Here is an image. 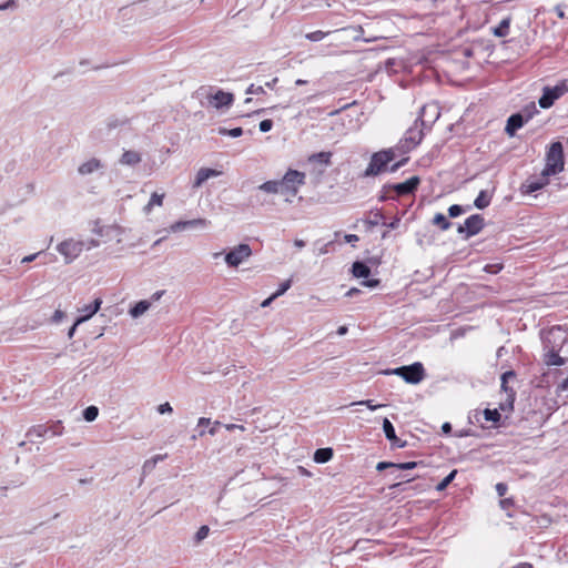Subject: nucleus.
I'll return each mask as SVG.
<instances>
[{"mask_svg": "<svg viewBox=\"0 0 568 568\" xmlns=\"http://www.w3.org/2000/svg\"><path fill=\"white\" fill-rule=\"evenodd\" d=\"M562 371L558 368L549 369L547 373L542 375L544 378H546L547 383H549V378H556L558 375H561Z\"/></svg>", "mask_w": 568, "mask_h": 568, "instance_id": "nucleus-52", "label": "nucleus"}, {"mask_svg": "<svg viewBox=\"0 0 568 568\" xmlns=\"http://www.w3.org/2000/svg\"><path fill=\"white\" fill-rule=\"evenodd\" d=\"M397 156H399V154L394 150V146L373 153L362 176L372 178L386 172L389 163H392Z\"/></svg>", "mask_w": 568, "mask_h": 568, "instance_id": "nucleus-3", "label": "nucleus"}, {"mask_svg": "<svg viewBox=\"0 0 568 568\" xmlns=\"http://www.w3.org/2000/svg\"><path fill=\"white\" fill-rule=\"evenodd\" d=\"M125 123H128V120H118V119H110L106 123V126L109 130H112V129H115L120 125H124Z\"/></svg>", "mask_w": 568, "mask_h": 568, "instance_id": "nucleus-51", "label": "nucleus"}, {"mask_svg": "<svg viewBox=\"0 0 568 568\" xmlns=\"http://www.w3.org/2000/svg\"><path fill=\"white\" fill-rule=\"evenodd\" d=\"M305 173L293 169L287 170L284 176L280 180V192L281 194L286 195V202L291 203V197L297 195L300 187L305 184Z\"/></svg>", "mask_w": 568, "mask_h": 568, "instance_id": "nucleus-4", "label": "nucleus"}, {"mask_svg": "<svg viewBox=\"0 0 568 568\" xmlns=\"http://www.w3.org/2000/svg\"><path fill=\"white\" fill-rule=\"evenodd\" d=\"M246 94H264L265 93V89L263 85H255V84H250L248 88L246 89L245 91Z\"/></svg>", "mask_w": 568, "mask_h": 568, "instance_id": "nucleus-47", "label": "nucleus"}, {"mask_svg": "<svg viewBox=\"0 0 568 568\" xmlns=\"http://www.w3.org/2000/svg\"><path fill=\"white\" fill-rule=\"evenodd\" d=\"M332 31L324 32L322 30H316L313 32H308L305 34V38L313 42L322 41L326 36L331 34Z\"/></svg>", "mask_w": 568, "mask_h": 568, "instance_id": "nucleus-37", "label": "nucleus"}, {"mask_svg": "<svg viewBox=\"0 0 568 568\" xmlns=\"http://www.w3.org/2000/svg\"><path fill=\"white\" fill-rule=\"evenodd\" d=\"M511 17L507 16L504 18L498 26L491 29V32L497 38H505L509 34L510 31Z\"/></svg>", "mask_w": 568, "mask_h": 568, "instance_id": "nucleus-23", "label": "nucleus"}, {"mask_svg": "<svg viewBox=\"0 0 568 568\" xmlns=\"http://www.w3.org/2000/svg\"><path fill=\"white\" fill-rule=\"evenodd\" d=\"M252 255L248 244H239L225 255V262L231 267H237L242 262Z\"/></svg>", "mask_w": 568, "mask_h": 568, "instance_id": "nucleus-11", "label": "nucleus"}, {"mask_svg": "<svg viewBox=\"0 0 568 568\" xmlns=\"http://www.w3.org/2000/svg\"><path fill=\"white\" fill-rule=\"evenodd\" d=\"M210 103L217 110L229 108L234 101V95L223 90H217L214 94L209 97Z\"/></svg>", "mask_w": 568, "mask_h": 568, "instance_id": "nucleus-16", "label": "nucleus"}, {"mask_svg": "<svg viewBox=\"0 0 568 568\" xmlns=\"http://www.w3.org/2000/svg\"><path fill=\"white\" fill-rule=\"evenodd\" d=\"M272 128H273V121L270 120V119L263 120L258 124V129L263 133H266V132L271 131Z\"/></svg>", "mask_w": 568, "mask_h": 568, "instance_id": "nucleus-49", "label": "nucleus"}, {"mask_svg": "<svg viewBox=\"0 0 568 568\" xmlns=\"http://www.w3.org/2000/svg\"><path fill=\"white\" fill-rule=\"evenodd\" d=\"M172 410H173L172 406L168 402L164 403V404L159 405V407H158V412L160 414L172 413Z\"/></svg>", "mask_w": 568, "mask_h": 568, "instance_id": "nucleus-58", "label": "nucleus"}, {"mask_svg": "<svg viewBox=\"0 0 568 568\" xmlns=\"http://www.w3.org/2000/svg\"><path fill=\"white\" fill-rule=\"evenodd\" d=\"M417 465V462L396 463V468L400 470H410L416 468Z\"/></svg>", "mask_w": 568, "mask_h": 568, "instance_id": "nucleus-48", "label": "nucleus"}, {"mask_svg": "<svg viewBox=\"0 0 568 568\" xmlns=\"http://www.w3.org/2000/svg\"><path fill=\"white\" fill-rule=\"evenodd\" d=\"M381 284V280L378 278H371L368 280L367 278H364V281L362 282V285L366 286V287H377L378 285Z\"/></svg>", "mask_w": 568, "mask_h": 568, "instance_id": "nucleus-54", "label": "nucleus"}, {"mask_svg": "<svg viewBox=\"0 0 568 568\" xmlns=\"http://www.w3.org/2000/svg\"><path fill=\"white\" fill-rule=\"evenodd\" d=\"M99 415V408L97 406H88L87 408H84L83 413H82V416L83 418L87 420V422H93L97 419Z\"/></svg>", "mask_w": 568, "mask_h": 568, "instance_id": "nucleus-35", "label": "nucleus"}, {"mask_svg": "<svg viewBox=\"0 0 568 568\" xmlns=\"http://www.w3.org/2000/svg\"><path fill=\"white\" fill-rule=\"evenodd\" d=\"M554 11L556 12V14H557V17L559 19H564L565 18V11H564V6L562 4H557L554 8Z\"/></svg>", "mask_w": 568, "mask_h": 568, "instance_id": "nucleus-64", "label": "nucleus"}, {"mask_svg": "<svg viewBox=\"0 0 568 568\" xmlns=\"http://www.w3.org/2000/svg\"><path fill=\"white\" fill-rule=\"evenodd\" d=\"M409 481H412L410 478H408L406 480H402V481L395 483V484H392L388 488L394 494L403 493V491H405L407 489V484Z\"/></svg>", "mask_w": 568, "mask_h": 568, "instance_id": "nucleus-41", "label": "nucleus"}, {"mask_svg": "<svg viewBox=\"0 0 568 568\" xmlns=\"http://www.w3.org/2000/svg\"><path fill=\"white\" fill-rule=\"evenodd\" d=\"M466 212V209L459 204H453L448 207V216L452 219L458 217Z\"/></svg>", "mask_w": 568, "mask_h": 568, "instance_id": "nucleus-42", "label": "nucleus"}, {"mask_svg": "<svg viewBox=\"0 0 568 568\" xmlns=\"http://www.w3.org/2000/svg\"><path fill=\"white\" fill-rule=\"evenodd\" d=\"M485 226V219L481 214H473L465 220L463 225H459L457 232L464 235V239H469L477 235Z\"/></svg>", "mask_w": 568, "mask_h": 568, "instance_id": "nucleus-10", "label": "nucleus"}, {"mask_svg": "<svg viewBox=\"0 0 568 568\" xmlns=\"http://www.w3.org/2000/svg\"><path fill=\"white\" fill-rule=\"evenodd\" d=\"M352 273L355 277L367 278L371 275V267L362 261H356L352 265Z\"/></svg>", "mask_w": 568, "mask_h": 568, "instance_id": "nucleus-26", "label": "nucleus"}, {"mask_svg": "<svg viewBox=\"0 0 568 568\" xmlns=\"http://www.w3.org/2000/svg\"><path fill=\"white\" fill-rule=\"evenodd\" d=\"M499 505L500 508L506 511L507 517H514V515L511 514V509L515 506L513 498H504L499 501Z\"/></svg>", "mask_w": 568, "mask_h": 568, "instance_id": "nucleus-38", "label": "nucleus"}, {"mask_svg": "<svg viewBox=\"0 0 568 568\" xmlns=\"http://www.w3.org/2000/svg\"><path fill=\"white\" fill-rule=\"evenodd\" d=\"M222 424L216 420L212 424V426L209 428L207 433L211 435V436H215L217 434V430H219V427L221 426Z\"/></svg>", "mask_w": 568, "mask_h": 568, "instance_id": "nucleus-61", "label": "nucleus"}, {"mask_svg": "<svg viewBox=\"0 0 568 568\" xmlns=\"http://www.w3.org/2000/svg\"><path fill=\"white\" fill-rule=\"evenodd\" d=\"M353 404L355 405V403H353ZM356 405H364L371 410H376L384 406L383 404H374L372 399H364V400L356 402Z\"/></svg>", "mask_w": 568, "mask_h": 568, "instance_id": "nucleus-46", "label": "nucleus"}, {"mask_svg": "<svg viewBox=\"0 0 568 568\" xmlns=\"http://www.w3.org/2000/svg\"><path fill=\"white\" fill-rule=\"evenodd\" d=\"M256 190L260 192L268 193V194L281 193L280 192V190H281L280 180L266 181V182L262 183L261 185H258Z\"/></svg>", "mask_w": 568, "mask_h": 568, "instance_id": "nucleus-29", "label": "nucleus"}, {"mask_svg": "<svg viewBox=\"0 0 568 568\" xmlns=\"http://www.w3.org/2000/svg\"><path fill=\"white\" fill-rule=\"evenodd\" d=\"M399 223H400V219L399 217H395L392 222L387 223V222H383V225H385L387 229H390V230H395L399 226Z\"/></svg>", "mask_w": 568, "mask_h": 568, "instance_id": "nucleus-59", "label": "nucleus"}, {"mask_svg": "<svg viewBox=\"0 0 568 568\" xmlns=\"http://www.w3.org/2000/svg\"><path fill=\"white\" fill-rule=\"evenodd\" d=\"M334 452L331 447L318 448L315 450L313 459L317 464H325L333 458Z\"/></svg>", "mask_w": 568, "mask_h": 568, "instance_id": "nucleus-27", "label": "nucleus"}, {"mask_svg": "<svg viewBox=\"0 0 568 568\" xmlns=\"http://www.w3.org/2000/svg\"><path fill=\"white\" fill-rule=\"evenodd\" d=\"M332 155L333 153L332 152H326V151H322V152H318V153H313L308 156V162L310 163H318V164H322L324 166H329L332 164Z\"/></svg>", "mask_w": 568, "mask_h": 568, "instance_id": "nucleus-25", "label": "nucleus"}, {"mask_svg": "<svg viewBox=\"0 0 568 568\" xmlns=\"http://www.w3.org/2000/svg\"><path fill=\"white\" fill-rule=\"evenodd\" d=\"M538 113L535 102H530L523 108L521 111L511 114L507 119L505 132L509 136H515L516 132L521 129L532 116Z\"/></svg>", "mask_w": 568, "mask_h": 568, "instance_id": "nucleus-6", "label": "nucleus"}, {"mask_svg": "<svg viewBox=\"0 0 568 568\" xmlns=\"http://www.w3.org/2000/svg\"><path fill=\"white\" fill-rule=\"evenodd\" d=\"M92 233L100 237L111 240L113 236H119L123 233V230L119 225H101L100 221H94Z\"/></svg>", "mask_w": 568, "mask_h": 568, "instance_id": "nucleus-14", "label": "nucleus"}, {"mask_svg": "<svg viewBox=\"0 0 568 568\" xmlns=\"http://www.w3.org/2000/svg\"><path fill=\"white\" fill-rule=\"evenodd\" d=\"M84 241H75L73 239L64 240L57 246V251L64 256L65 263L73 262L84 250Z\"/></svg>", "mask_w": 568, "mask_h": 568, "instance_id": "nucleus-9", "label": "nucleus"}, {"mask_svg": "<svg viewBox=\"0 0 568 568\" xmlns=\"http://www.w3.org/2000/svg\"><path fill=\"white\" fill-rule=\"evenodd\" d=\"M163 199L164 194H159L156 192L152 193L151 199L144 210L150 211L154 205L161 206L163 203Z\"/></svg>", "mask_w": 568, "mask_h": 568, "instance_id": "nucleus-39", "label": "nucleus"}, {"mask_svg": "<svg viewBox=\"0 0 568 568\" xmlns=\"http://www.w3.org/2000/svg\"><path fill=\"white\" fill-rule=\"evenodd\" d=\"M17 7L16 0H8L0 4V10L13 9Z\"/></svg>", "mask_w": 568, "mask_h": 568, "instance_id": "nucleus-60", "label": "nucleus"}, {"mask_svg": "<svg viewBox=\"0 0 568 568\" xmlns=\"http://www.w3.org/2000/svg\"><path fill=\"white\" fill-rule=\"evenodd\" d=\"M549 176L550 175H545V171H542L538 176L528 178L525 182L521 183L519 187L520 193L526 195L544 189L549 184Z\"/></svg>", "mask_w": 568, "mask_h": 568, "instance_id": "nucleus-13", "label": "nucleus"}, {"mask_svg": "<svg viewBox=\"0 0 568 568\" xmlns=\"http://www.w3.org/2000/svg\"><path fill=\"white\" fill-rule=\"evenodd\" d=\"M457 475V469H453L446 477L442 479L440 483L436 486L437 491H444L455 479Z\"/></svg>", "mask_w": 568, "mask_h": 568, "instance_id": "nucleus-34", "label": "nucleus"}, {"mask_svg": "<svg viewBox=\"0 0 568 568\" xmlns=\"http://www.w3.org/2000/svg\"><path fill=\"white\" fill-rule=\"evenodd\" d=\"M515 377H516V373L514 371H507V372L503 373L501 378H500L501 379V388L507 394V404L509 405L510 408H513L515 397H516V392L513 388L508 387V383H509V379L515 378Z\"/></svg>", "mask_w": 568, "mask_h": 568, "instance_id": "nucleus-19", "label": "nucleus"}, {"mask_svg": "<svg viewBox=\"0 0 568 568\" xmlns=\"http://www.w3.org/2000/svg\"><path fill=\"white\" fill-rule=\"evenodd\" d=\"M292 286V280H286L280 284L278 288L273 293L276 297L282 296Z\"/></svg>", "mask_w": 568, "mask_h": 568, "instance_id": "nucleus-45", "label": "nucleus"}, {"mask_svg": "<svg viewBox=\"0 0 568 568\" xmlns=\"http://www.w3.org/2000/svg\"><path fill=\"white\" fill-rule=\"evenodd\" d=\"M217 133L220 135H227V136H231V138H239L243 134V129L237 126V128H233V129H225V128H219L217 129Z\"/></svg>", "mask_w": 568, "mask_h": 568, "instance_id": "nucleus-36", "label": "nucleus"}, {"mask_svg": "<svg viewBox=\"0 0 568 568\" xmlns=\"http://www.w3.org/2000/svg\"><path fill=\"white\" fill-rule=\"evenodd\" d=\"M211 425V419L206 417H201L197 420V428H205V426Z\"/></svg>", "mask_w": 568, "mask_h": 568, "instance_id": "nucleus-63", "label": "nucleus"}, {"mask_svg": "<svg viewBox=\"0 0 568 568\" xmlns=\"http://www.w3.org/2000/svg\"><path fill=\"white\" fill-rule=\"evenodd\" d=\"M65 314L63 311L61 310H55V312L53 313L52 317H51V321L52 323H60L63 318H64Z\"/></svg>", "mask_w": 568, "mask_h": 568, "instance_id": "nucleus-55", "label": "nucleus"}, {"mask_svg": "<svg viewBox=\"0 0 568 568\" xmlns=\"http://www.w3.org/2000/svg\"><path fill=\"white\" fill-rule=\"evenodd\" d=\"M424 126L425 122L423 118L418 116L413 125L406 130L398 143L394 145V150H396L399 155H405L414 150L424 138Z\"/></svg>", "mask_w": 568, "mask_h": 568, "instance_id": "nucleus-2", "label": "nucleus"}, {"mask_svg": "<svg viewBox=\"0 0 568 568\" xmlns=\"http://www.w3.org/2000/svg\"><path fill=\"white\" fill-rule=\"evenodd\" d=\"M48 427L50 428L49 433L52 436H60L63 434L64 427H63L61 420H57V422L52 423L51 425H48Z\"/></svg>", "mask_w": 568, "mask_h": 568, "instance_id": "nucleus-43", "label": "nucleus"}, {"mask_svg": "<svg viewBox=\"0 0 568 568\" xmlns=\"http://www.w3.org/2000/svg\"><path fill=\"white\" fill-rule=\"evenodd\" d=\"M565 156L561 142H552L546 153L545 175H556L564 171Z\"/></svg>", "mask_w": 568, "mask_h": 568, "instance_id": "nucleus-5", "label": "nucleus"}, {"mask_svg": "<svg viewBox=\"0 0 568 568\" xmlns=\"http://www.w3.org/2000/svg\"><path fill=\"white\" fill-rule=\"evenodd\" d=\"M50 428L47 424H39L34 425L29 428V430L26 434V437L30 439V442H33L34 438H41L49 434Z\"/></svg>", "mask_w": 568, "mask_h": 568, "instance_id": "nucleus-24", "label": "nucleus"}, {"mask_svg": "<svg viewBox=\"0 0 568 568\" xmlns=\"http://www.w3.org/2000/svg\"><path fill=\"white\" fill-rule=\"evenodd\" d=\"M221 174H222V172L217 171L215 169L201 168L196 173V176H195V180L193 183V187H200L210 178H215Z\"/></svg>", "mask_w": 568, "mask_h": 568, "instance_id": "nucleus-20", "label": "nucleus"}, {"mask_svg": "<svg viewBox=\"0 0 568 568\" xmlns=\"http://www.w3.org/2000/svg\"><path fill=\"white\" fill-rule=\"evenodd\" d=\"M209 532H210L209 526H206V525L201 526L194 536L195 542H201L202 540H204L207 537Z\"/></svg>", "mask_w": 568, "mask_h": 568, "instance_id": "nucleus-44", "label": "nucleus"}, {"mask_svg": "<svg viewBox=\"0 0 568 568\" xmlns=\"http://www.w3.org/2000/svg\"><path fill=\"white\" fill-rule=\"evenodd\" d=\"M151 306V302L150 301H146V300H142V301H139L138 303H135L130 310H129V314L133 317V318H138L140 317L141 315H143Z\"/></svg>", "mask_w": 568, "mask_h": 568, "instance_id": "nucleus-28", "label": "nucleus"}, {"mask_svg": "<svg viewBox=\"0 0 568 568\" xmlns=\"http://www.w3.org/2000/svg\"><path fill=\"white\" fill-rule=\"evenodd\" d=\"M209 221L205 219H194L187 221H178L170 226V231L173 233L182 232L193 227H206Z\"/></svg>", "mask_w": 568, "mask_h": 568, "instance_id": "nucleus-18", "label": "nucleus"}, {"mask_svg": "<svg viewBox=\"0 0 568 568\" xmlns=\"http://www.w3.org/2000/svg\"><path fill=\"white\" fill-rule=\"evenodd\" d=\"M433 223L440 227V230L446 231L452 226L450 221L443 214L436 213Z\"/></svg>", "mask_w": 568, "mask_h": 568, "instance_id": "nucleus-33", "label": "nucleus"}, {"mask_svg": "<svg viewBox=\"0 0 568 568\" xmlns=\"http://www.w3.org/2000/svg\"><path fill=\"white\" fill-rule=\"evenodd\" d=\"M562 329L557 326L552 327L544 337V355L542 361L547 366H562L567 363V358L561 357L559 352L566 342V336H560Z\"/></svg>", "mask_w": 568, "mask_h": 568, "instance_id": "nucleus-1", "label": "nucleus"}, {"mask_svg": "<svg viewBox=\"0 0 568 568\" xmlns=\"http://www.w3.org/2000/svg\"><path fill=\"white\" fill-rule=\"evenodd\" d=\"M103 168V164L102 162L97 159V158H92L90 159L89 161L82 163L79 168H78V173L80 175H89V174H92L93 172L100 170Z\"/></svg>", "mask_w": 568, "mask_h": 568, "instance_id": "nucleus-21", "label": "nucleus"}, {"mask_svg": "<svg viewBox=\"0 0 568 568\" xmlns=\"http://www.w3.org/2000/svg\"><path fill=\"white\" fill-rule=\"evenodd\" d=\"M490 201H491V196L488 194V192L485 190H481L479 192V194L477 195V197L475 199L474 205L479 210H484L490 204Z\"/></svg>", "mask_w": 568, "mask_h": 568, "instance_id": "nucleus-30", "label": "nucleus"}, {"mask_svg": "<svg viewBox=\"0 0 568 568\" xmlns=\"http://www.w3.org/2000/svg\"><path fill=\"white\" fill-rule=\"evenodd\" d=\"M142 161V156L139 152L128 150L124 151L119 160L120 164L128 166H135Z\"/></svg>", "mask_w": 568, "mask_h": 568, "instance_id": "nucleus-22", "label": "nucleus"}, {"mask_svg": "<svg viewBox=\"0 0 568 568\" xmlns=\"http://www.w3.org/2000/svg\"><path fill=\"white\" fill-rule=\"evenodd\" d=\"M41 254V252H38V253H34V254H30V255H27L24 256L22 260H21V263L26 264V263H31L33 262L39 255Z\"/></svg>", "mask_w": 568, "mask_h": 568, "instance_id": "nucleus-62", "label": "nucleus"}, {"mask_svg": "<svg viewBox=\"0 0 568 568\" xmlns=\"http://www.w3.org/2000/svg\"><path fill=\"white\" fill-rule=\"evenodd\" d=\"M507 489H508V486L505 483H498L496 485V491H497L498 496H500V497L506 495Z\"/></svg>", "mask_w": 568, "mask_h": 568, "instance_id": "nucleus-57", "label": "nucleus"}, {"mask_svg": "<svg viewBox=\"0 0 568 568\" xmlns=\"http://www.w3.org/2000/svg\"><path fill=\"white\" fill-rule=\"evenodd\" d=\"M503 268L499 264H488L485 266V271L488 273L497 274Z\"/></svg>", "mask_w": 568, "mask_h": 568, "instance_id": "nucleus-56", "label": "nucleus"}, {"mask_svg": "<svg viewBox=\"0 0 568 568\" xmlns=\"http://www.w3.org/2000/svg\"><path fill=\"white\" fill-rule=\"evenodd\" d=\"M384 221H385V216L382 213V211L376 210V211H371L369 217L365 221V223L369 227H373V226H376V225H378L381 223L383 224Z\"/></svg>", "mask_w": 568, "mask_h": 568, "instance_id": "nucleus-31", "label": "nucleus"}, {"mask_svg": "<svg viewBox=\"0 0 568 568\" xmlns=\"http://www.w3.org/2000/svg\"><path fill=\"white\" fill-rule=\"evenodd\" d=\"M481 414L484 416L485 422H491L494 424H497L501 418V415L497 408H494V409L486 408V409L481 410Z\"/></svg>", "mask_w": 568, "mask_h": 568, "instance_id": "nucleus-32", "label": "nucleus"}, {"mask_svg": "<svg viewBox=\"0 0 568 568\" xmlns=\"http://www.w3.org/2000/svg\"><path fill=\"white\" fill-rule=\"evenodd\" d=\"M155 466H156L155 459L150 458V459L145 460L143 464V467H142L143 473L144 474L151 473L155 468Z\"/></svg>", "mask_w": 568, "mask_h": 568, "instance_id": "nucleus-50", "label": "nucleus"}, {"mask_svg": "<svg viewBox=\"0 0 568 568\" xmlns=\"http://www.w3.org/2000/svg\"><path fill=\"white\" fill-rule=\"evenodd\" d=\"M469 423L471 424H479L483 428L485 427L484 423V416L481 414V410H474L468 416Z\"/></svg>", "mask_w": 568, "mask_h": 568, "instance_id": "nucleus-40", "label": "nucleus"}, {"mask_svg": "<svg viewBox=\"0 0 568 568\" xmlns=\"http://www.w3.org/2000/svg\"><path fill=\"white\" fill-rule=\"evenodd\" d=\"M568 92V83L567 81H561L555 87H545L542 89V94L538 100L539 106L541 109H549L554 105L555 101L561 98L565 93Z\"/></svg>", "mask_w": 568, "mask_h": 568, "instance_id": "nucleus-8", "label": "nucleus"}, {"mask_svg": "<svg viewBox=\"0 0 568 568\" xmlns=\"http://www.w3.org/2000/svg\"><path fill=\"white\" fill-rule=\"evenodd\" d=\"M102 305L101 297H97L91 304L84 305L83 307L79 308V312L81 315L77 317V324H82L84 322H88L97 312L100 310Z\"/></svg>", "mask_w": 568, "mask_h": 568, "instance_id": "nucleus-17", "label": "nucleus"}, {"mask_svg": "<svg viewBox=\"0 0 568 568\" xmlns=\"http://www.w3.org/2000/svg\"><path fill=\"white\" fill-rule=\"evenodd\" d=\"M383 430L386 439L390 442L392 448H404L407 446L406 440H402L396 436L395 427L388 418L383 419Z\"/></svg>", "mask_w": 568, "mask_h": 568, "instance_id": "nucleus-15", "label": "nucleus"}, {"mask_svg": "<svg viewBox=\"0 0 568 568\" xmlns=\"http://www.w3.org/2000/svg\"><path fill=\"white\" fill-rule=\"evenodd\" d=\"M419 183H420L419 176L415 175L402 183L386 184V185H384V190L394 191L397 197L405 196V195L414 194V192L417 190Z\"/></svg>", "mask_w": 568, "mask_h": 568, "instance_id": "nucleus-12", "label": "nucleus"}, {"mask_svg": "<svg viewBox=\"0 0 568 568\" xmlns=\"http://www.w3.org/2000/svg\"><path fill=\"white\" fill-rule=\"evenodd\" d=\"M387 468H396V463H392V462H379L377 465H376V469L378 471H383Z\"/></svg>", "mask_w": 568, "mask_h": 568, "instance_id": "nucleus-53", "label": "nucleus"}, {"mask_svg": "<svg viewBox=\"0 0 568 568\" xmlns=\"http://www.w3.org/2000/svg\"><path fill=\"white\" fill-rule=\"evenodd\" d=\"M392 373L400 376L406 383L414 385L420 383L425 377V368L419 362L397 367Z\"/></svg>", "mask_w": 568, "mask_h": 568, "instance_id": "nucleus-7", "label": "nucleus"}]
</instances>
